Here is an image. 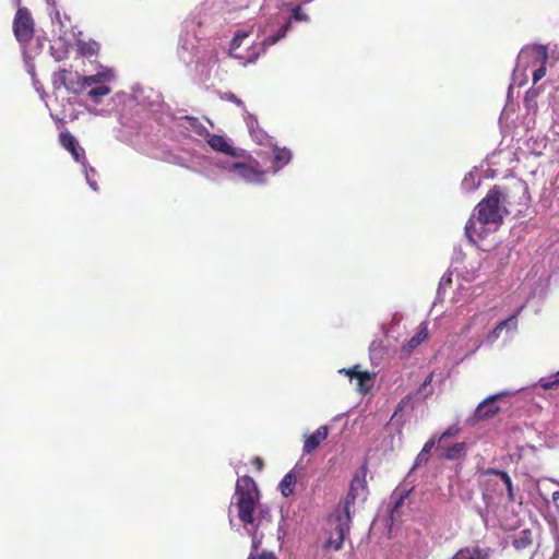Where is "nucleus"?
Returning a JSON list of instances; mask_svg holds the SVG:
<instances>
[{
    "label": "nucleus",
    "mask_w": 559,
    "mask_h": 559,
    "mask_svg": "<svg viewBox=\"0 0 559 559\" xmlns=\"http://www.w3.org/2000/svg\"><path fill=\"white\" fill-rule=\"evenodd\" d=\"M516 329V319L514 316L508 318L507 320L501 321L496 325V328L489 332L485 338V343L488 345H492L501 335L503 330L513 331Z\"/></svg>",
    "instance_id": "nucleus-18"
},
{
    "label": "nucleus",
    "mask_w": 559,
    "mask_h": 559,
    "mask_svg": "<svg viewBox=\"0 0 559 559\" xmlns=\"http://www.w3.org/2000/svg\"><path fill=\"white\" fill-rule=\"evenodd\" d=\"M74 83L72 73L61 70L55 75V85L61 84L67 90L79 93L83 97L86 109L94 115H105L108 110L98 109L97 106L103 104V99L111 93L109 84L114 81L115 74L111 69H103L93 75L80 76Z\"/></svg>",
    "instance_id": "nucleus-1"
},
{
    "label": "nucleus",
    "mask_w": 559,
    "mask_h": 559,
    "mask_svg": "<svg viewBox=\"0 0 559 559\" xmlns=\"http://www.w3.org/2000/svg\"><path fill=\"white\" fill-rule=\"evenodd\" d=\"M407 495H408V492L399 493V498L396 499L394 508H393V513L396 512V510L400 508V506H402V503Z\"/></svg>",
    "instance_id": "nucleus-37"
},
{
    "label": "nucleus",
    "mask_w": 559,
    "mask_h": 559,
    "mask_svg": "<svg viewBox=\"0 0 559 559\" xmlns=\"http://www.w3.org/2000/svg\"><path fill=\"white\" fill-rule=\"evenodd\" d=\"M531 60L539 63V67L533 71V82L537 83L547 74V50L544 46H533L524 48L518 56L516 67L513 78L516 80L519 73L524 72Z\"/></svg>",
    "instance_id": "nucleus-5"
},
{
    "label": "nucleus",
    "mask_w": 559,
    "mask_h": 559,
    "mask_svg": "<svg viewBox=\"0 0 559 559\" xmlns=\"http://www.w3.org/2000/svg\"><path fill=\"white\" fill-rule=\"evenodd\" d=\"M329 435L328 426H320L312 435H310L304 444V453L309 454L313 452L320 443L326 439Z\"/></svg>",
    "instance_id": "nucleus-19"
},
{
    "label": "nucleus",
    "mask_w": 559,
    "mask_h": 559,
    "mask_svg": "<svg viewBox=\"0 0 559 559\" xmlns=\"http://www.w3.org/2000/svg\"><path fill=\"white\" fill-rule=\"evenodd\" d=\"M60 143L67 151L71 153L76 163H80L82 166L83 162L86 163L83 147L80 146L76 139L70 132L60 133Z\"/></svg>",
    "instance_id": "nucleus-16"
},
{
    "label": "nucleus",
    "mask_w": 559,
    "mask_h": 559,
    "mask_svg": "<svg viewBox=\"0 0 559 559\" xmlns=\"http://www.w3.org/2000/svg\"><path fill=\"white\" fill-rule=\"evenodd\" d=\"M48 5L55 7L56 0H45Z\"/></svg>",
    "instance_id": "nucleus-42"
},
{
    "label": "nucleus",
    "mask_w": 559,
    "mask_h": 559,
    "mask_svg": "<svg viewBox=\"0 0 559 559\" xmlns=\"http://www.w3.org/2000/svg\"><path fill=\"white\" fill-rule=\"evenodd\" d=\"M484 342L480 340L479 336H476V337H472L469 341H468V349H467V355H472L474 354L483 344Z\"/></svg>",
    "instance_id": "nucleus-31"
},
{
    "label": "nucleus",
    "mask_w": 559,
    "mask_h": 559,
    "mask_svg": "<svg viewBox=\"0 0 559 559\" xmlns=\"http://www.w3.org/2000/svg\"><path fill=\"white\" fill-rule=\"evenodd\" d=\"M539 384L543 389L548 390L559 384V371L550 379L543 378L539 380Z\"/></svg>",
    "instance_id": "nucleus-30"
},
{
    "label": "nucleus",
    "mask_w": 559,
    "mask_h": 559,
    "mask_svg": "<svg viewBox=\"0 0 559 559\" xmlns=\"http://www.w3.org/2000/svg\"><path fill=\"white\" fill-rule=\"evenodd\" d=\"M533 544V534L530 530H522L513 538V546L518 550H523Z\"/></svg>",
    "instance_id": "nucleus-24"
},
{
    "label": "nucleus",
    "mask_w": 559,
    "mask_h": 559,
    "mask_svg": "<svg viewBox=\"0 0 559 559\" xmlns=\"http://www.w3.org/2000/svg\"><path fill=\"white\" fill-rule=\"evenodd\" d=\"M460 432V428L457 426L449 427L439 438V442L441 443L448 437H454Z\"/></svg>",
    "instance_id": "nucleus-33"
},
{
    "label": "nucleus",
    "mask_w": 559,
    "mask_h": 559,
    "mask_svg": "<svg viewBox=\"0 0 559 559\" xmlns=\"http://www.w3.org/2000/svg\"><path fill=\"white\" fill-rule=\"evenodd\" d=\"M504 201L503 192L493 188L487 197L478 203L475 214L465 226V234L469 241L476 243L490 230V226H497L502 221L506 209L501 205Z\"/></svg>",
    "instance_id": "nucleus-4"
},
{
    "label": "nucleus",
    "mask_w": 559,
    "mask_h": 559,
    "mask_svg": "<svg viewBox=\"0 0 559 559\" xmlns=\"http://www.w3.org/2000/svg\"><path fill=\"white\" fill-rule=\"evenodd\" d=\"M266 153H267V152H265V154H266ZM261 154H264V151H260V152H258V155H261Z\"/></svg>",
    "instance_id": "nucleus-45"
},
{
    "label": "nucleus",
    "mask_w": 559,
    "mask_h": 559,
    "mask_svg": "<svg viewBox=\"0 0 559 559\" xmlns=\"http://www.w3.org/2000/svg\"><path fill=\"white\" fill-rule=\"evenodd\" d=\"M82 171L84 173L86 181H87L88 186L91 187V189L94 191H97L98 187H97L96 180L94 179V177L96 175L95 169L92 167L88 168L87 164L83 162Z\"/></svg>",
    "instance_id": "nucleus-29"
},
{
    "label": "nucleus",
    "mask_w": 559,
    "mask_h": 559,
    "mask_svg": "<svg viewBox=\"0 0 559 559\" xmlns=\"http://www.w3.org/2000/svg\"><path fill=\"white\" fill-rule=\"evenodd\" d=\"M290 21L277 22L269 21L263 26H259L257 38L259 43H254L246 48L242 45L248 39L250 31H239L235 34L230 43V56L240 60L243 64L254 61L259 55L264 51L265 47L276 44L283 38L290 28Z\"/></svg>",
    "instance_id": "nucleus-3"
},
{
    "label": "nucleus",
    "mask_w": 559,
    "mask_h": 559,
    "mask_svg": "<svg viewBox=\"0 0 559 559\" xmlns=\"http://www.w3.org/2000/svg\"><path fill=\"white\" fill-rule=\"evenodd\" d=\"M431 392H427L424 394V397H427Z\"/></svg>",
    "instance_id": "nucleus-47"
},
{
    "label": "nucleus",
    "mask_w": 559,
    "mask_h": 559,
    "mask_svg": "<svg viewBox=\"0 0 559 559\" xmlns=\"http://www.w3.org/2000/svg\"><path fill=\"white\" fill-rule=\"evenodd\" d=\"M259 559H275V557L272 554L263 552Z\"/></svg>",
    "instance_id": "nucleus-41"
},
{
    "label": "nucleus",
    "mask_w": 559,
    "mask_h": 559,
    "mask_svg": "<svg viewBox=\"0 0 559 559\" xmlns=\"http://www.w3.org/2000/svg\"><path fill=\"white\" fill-rule=\"evenodd\" d=\"M484 499L486 501V508L479 512L484 524L489 527H493L498 524V520L496 519V508L489 501V495L487 492L484 493Z\"/></svg>",
    "instance_id": "nucleus-22"
},
{
    "label": "nucleus",
    "mask_w": 559,
    "mask_h": 559,
    "mask_svg": "<svg viewBox=\"0 0 559 559\" xmlns=\"http://www.w3.org/2000/svg\"><path fill=\"white\" fill-rule=\"evenodd\" d=\"M13 29L16 39L25 44L33 38L34 21L26 9H19L14 19Z\"/></svg>",
    "instance_id": "nucleus-8"
},
{
    "label": "nucleus",
    "mask_w": 559,
    "mask_h": 559,
    "mask_svg": "<svg viewBox=\"0 0 559 559\" xmlns=\"http://www.w3.org/2000/svg\"><path fill=\"white\" fill-rule=\"evenodd\" d=\"M55 15H56V19H59V17H60V13H59V11H58V10H56Z\"/></svg>",
    "instance_id": "nucleus-43"
},
{
    "label": "nucleus",
    "mask_w": 559,
    "mask_h": 559,
    "mask_svg": "<svg viewBox=\"0 0 559 559\" xmlns=\"http://www.w3.org/2000/svg\"><path fill=\"white\" fill-rule=\"evenodd\" d=\"M227 99L236 104L237 106H242V100L238 98L235 94H227Z\"/></svg>",
    "instance_id": "nucleus-38"
},
{
    "label": "nucleus",
    "mask_w": 559,
    "mask_h": 559,
    "mask_svg": "<svg viewBox=\"0 0 559 559\" xmlns=\"http://www.w3.org/2000/svg\"><path fill=\"white\" fill-rule=\"evenodd\" d=\"M269 150L273 157L272 166H270V169L273 174H276L290 162L292 153L286 147H278L275 143Z\"/></svg>",
    "instance_id": "nucleus-17"
},
{
    "label": "nucleus",
    "mask_w": 559,
    "mask_h": 559,
    "mask_svg": "<svg viewBox=\"0 0 559 559\" xmlns=\"http://www.w3.org/2000/svg\"><path fill=\"white\" fill-rule=\"evenodd\" d=\"M349 525L350 515L347 513L346 509H336L329 518L331 533L325 546L334 550H340L345 536L349 533Z\"/></svg>",
    "instance_id": "nucleus-6"
},
{
    "label": "nucleus",
    "mask_w": 559,
    "mask_h": 559,
    "mask_svg": "<svg viewBox=\"0 0 559 559\" xmlns=\"http://www.w3.org/2000/svg\"><path fill=\"white\" fill-rule=\"evenodd\" d=\"M243 119L252 140L257 144L266 148H270L274 144L273 139L264 130L259 128L255 117L245 111Z\"/></svg>",
    "instance_id": "nucleus-11"
},
{
    "label": "nucleus",
    "mask_w": 559,
    "mask_h": 559,
    "mask_svg": "<svg viewBox=\"0 0 559 559\" xmlns=\"http://www.w3.org/2000/svg\"><path fill=\"white\" fill-rule=\"evenodd\" d=\"M216 165L245 182L260 185L265 181V171L259 170L248 164L219 159Z\"/></svg>",
    "instance_id": "nucleus-7"
},
{
    "label": "nucleus",
    "mask_w": 559,
    "mask_h": 559,
    "mask_svg": "<svg viewBox=\"0 0 559 559\" xmlns=\"http://www.w3.org/2000/svg\"><path fill=\"white\" fill-rule=\"evenodd\" d=\"M435 444H436V440H435V438H431V439H429V440L425 443V445H424V448L421 449V451H423V452H425V453L430 454V452H431V450L433 449Z\"/></svg>",
    "instance_id": "nucleus-36"
},
{
    "label": "nucleus",
    "mask_w": 559,
    "mask_h": 559,
    "mask_svg": "<svg viewBox=\"0 0 559 559\" xmlns=\"http://www.w3.org/2000/svg\"><path fill=\"white\" fill-rule=\"evenodd\" d=\"M484 474L487 476L493 477V479H490V481H493L495 486L497 487V491L499 493H502L503 491H506L508 495L509 501H514L512 480L506 472L495 469V468H488L487 471L484 472Z\"/></svg>",
    "instance_id": "nucleus-12"
},
{
    "label": "nucleus",
    "mask_w": 559,
    "mask_h": 559,
    "mask_svg": "<svg viewBox=\"0 0 559 559\" xmlns=\"http://www.w3.org/2000/svg\"><path fill=\"white\" fill-rule=\"evenodd\" d=\"M480 185V178L473 171L468 173L462 180V187L466 191H473Z\"/></svg>",
    "instance_id": "nucleus-27"
},
{
    "label": "nucleus",
    "mask_w": 559,
    "mask_h": 559,
    "mask_svg": "<svg viewBox=\"0 0 559 559\" xmlns=\"http://www.w3.org/2000/svg\"><path fill=\"white\" fill-rule=\"evenodd\" d=\"M259 501L260 495L254 480L248 476L238 478L229 506V516L236 512L247 532L251 534L252 550H257L262 543V536H259L257 531L253 530L260 523L259 514L264 513ZM229 522L233 524L231 518H229Z\"/></svg>",
    "instance_id": "nucleus-2"
},
{
    "label": "nucleus",
    "mask_w": 559,
    "mask_h": 559,
    "mask_svg": "<svg viewBox=\"0 0 559 559\" xmlns=\"http://www.w3.org/2000/svg\"><path fill=\"white\" fill-rule=\"evenodd\" d=\"M359 366H355L350 369H341V373H345L349 377L350 381L356 380V389L359 393L366 394L368 393L373 383V376L367 371H358Z\"/></svg>",
    "instance_id": "nucleus-13"
},
{
    "label": "nucleus",
    "mask_w": 559,
    "mask_h": 559,
    "mask_svg": "<svg viewBox=\"0 0 559 559\" xmlns=\"http://www.w3.org/2000/svg\"><path fill=\"white\" fill-rule=\"evenodd\" d=\"M199 53H201V50L197 46V38L194 36L186 35L180 38L178 55L185 63L193 62L195 57L199 59Z\"/></svg>",
    "instance_id": "nucleus-15"
},
{
    "label": "nucleus",
    "mask_w": 559,
    "mask_h": 559,
    "mask_svg": "<svg viewBox=\"0 0 559 559\" xmlns=\"http://www.w3.org/2000/svg\"><path fill=\"white\" fill-rule=\"evenodd\" d=\"M210 147L218 153H222L229 157H240L243 155V151L240 148H236L231 145L230 141L221 134H212L206 132L203 136Z\"/></svg>",
    "instance_id": "nucleus-10"
},
{
    "label": "nucleus",
    "mask_w": 559,
    "mask_h": 559,
    "mask_svg": "<svg viewBox=\"0 0 559 559\" xmlns=\"http://www.w3.org/2000/svg\"><path fill=\"white\" fill-rule=\"evenodd\" d=\"M451 559H488V552L479 547L460 549Z\"/></svg>",
    "instance_id": "nucleus-23"
},
{
    "label": "nucleus",
    "mask_w": 559,
    "mask_h": 559,
    "mask_svg": "<svg viewBox=\"0 0 559 559\" xmlns=\"http://www.w3.org/2000/svg\"><path fill=\"white\" fill-rule=\"evenodd\" d=\"M210 59L214 61V56L210 53Z\"/></svg>",
    "instance_id": "nucleus-46"
},
{
    "label": "nucleus",
    "mask_w": 559,
    "mask_h": 559,
    "mask_svg": "<svg viewBox=\"0 0 559 559\" xmlns=\"http://www.w3.org/2000/svg\"><path fill=\"white\" fill-rule=\"evenodd\" d=\"M98 47L95 43H92V44H83L81 45L80 47V50L83 55H87V56H92L94 53H96Z\"/></svg>",
    "instance_id": "nucleus-32"
},
{
    "label": "nucleus",
    "mask_w": 559,
    "mask_h": 559,
    "mask_svg": "<svg viewBox=\"0 0 559 559\" xmlns=\"http://www.w3.org/2000/svg\"><path fill=\"white\" fill-rule=\"evenodd\" d=\"M185 127L191 128L197 134L204 136L206 134L207 129L201 124L197 118L193 117H185Z\"/></svg>",
    "instance_id": "nucleus-28"
},
{
    "label": "nucleus",
    "mask_w": 559,
    "mask_h": 559,
    "mask_svg": "<svg viewBox=\"0 0 559 559\" xmlns=\"http://www.w3.org/2000/svg\"><path fill=\"white\" fill-rule=\"evenodd\" d=\"M431 381H432V373H430V374L425 379L424 383L421 384V386H420V389H419V393H421V392L425 390V388L431 383Z\"/></svg>",
    "instance_id": "nucleus-39"
},
{
    "label": "nucleus",
    "mask_w": 559,
    "mask_h": 559,
    "mask_svg": "<svg viewBox=\"0 0 559 559\" xmlns=\"http://www.w3.org/2000/svg\"><path fill=\"white\" fill-rule=\"evenodd\" d=\"M429 460V454L420 451L415 460L413 468H416L423 464H426Z\"/></svg>",
    "instance_id": "nucleus-34"
},
{
    "label": "nucleus",
    "mask_w": 559,
    "mask_h": 559,
    "mask_svg": "<svg viewBox=\"0 0 559 559\" xmlns=\"http://www.w3.org/2000/svg\"><path fill=\"white\" fill-rule=\"evenodd\" d=\"M293 17L296 21H308V16L300 8H295L293 10Z\"/></svg>",
    "instance_id": "nucleus-35"
},
{
    "label": "nucleus",
    "mask_w": 559,
    "mask_h": 559,
    "mask_svg": "<svg viewBox=\"0 0 559 559\" xmlns=\"http://www.w3.org/2000/svg\"><path fill=\"white\" fill-rule=\"evenodd\" d=\"M511 392L503 391L495 395H490L487 399H485L475 409V418L478 420L486 419L488 417H491L496 415L499 411V408L496 406V402L500 400L503 396L510 395Z\"/></svg>",
    "instance_id": "nucleus-14"
},
{
    "label": "nucleus",
    "mask_w": 559,
    "mask_h": 559,
    "mask_svg": "<svg viewBox=\"0 0 559 559\" xmlns=\"http://www.w3.org/2000/svg\"><path fill=\"white\" fill-rule=\"evenodd\" d=\"M488 323V318L485 312H477L473 314L468 322L462 328L461 334L466 335L473 330H483Z\"/></svg>",
    "instance_id": "nucleus-20"
},
{
    "label": "nucleus",
    "mask_w": 559,
    "mask_h": 559,
    "mask_svg": "<svg viewBox=\"0 0 559 559\" xmlns=\"http://www.w3.org/2000/svg\"><path fill=\"white\" fill-rule=\"evenodd\" d=\"M552 502L557 508H559V491H555L552 493Z\"/></svg>",
    "instance_id": "nucleus-40"
},
{
    "label": "nucleus",
    "mask_w": 559,
    "mask_h": 559,
    "mask_svg": "<svg viewBox=\"0 0 559 559\" xmlns=\"http://www.w3.org/2000/svg\"><path fill=\"white\" fill-rule=\"evenodd\" d=\"M428 336V328L426 323H421L415 335L403 346V352L409 355Z\"/></svg>",
    "instance_id": "nucleus-21"
},
{
    "label": "nucleus",
    "mask_w": 559,
    "mask_h": 559,
    "mask_svg": "<svg viewBox=\"0 0 559 559\" xmlns=\"http://www.w3.org/2000/svg\"><path fill=\"white\" fill-rule=\"evenodd\" d=\"M248 559H254L253 554L251 552Z\"/></svg>",
    "instance_id": "nucleus-44"
},
{
    "label": "nucleus",
    "mask_w": 559,
    "mask_h": 559,
    "mask_svg": "<svg viewBox=\"0 0 559 559\" xmlns=\"http://www.w3.org/2000/svg\"><path fill=\"white\" fill-rule=\"evenodd\" d=\"M466 450H467V445L465 442H457V443H454V444L448 447L444 450V456L448 460H456V459H460L461 456H463L465 454Z\"/></svg>",
    "instance_id": "nucleus-25"
},
{
    "label": "nucleus",
    "mask_w": 559,
    "mask_h": 559,
    "mask_svg": "<svg viewBox=\"0 0 559 559\" xmlns=\"http://www.w3.org/2000/svg\"><path fill=\"white\" fill-rule=\"evenodd\" d=\"M367 485L365 479L356 476L349 487V491L344 501L336 509H346L347 513L350 514V506L356 501L364 502L367 498Z\"/></svg>",
    "instance_id": "nucleus-9"
},
{
    "label": "nucleus",
    "mask_w": 559,
    "mask_h": 559,
    "mask_svg": "<svg viewBox=\"0 0 559 559\" xmlns=\"http://www.w3.org/2000/svg\"><path fill=\"white\" fill-rule=\"evenodd\" d=\"M296 481V475L293 472H289L284 476L280 484V489L284 497H288L293 493Z\"/></svg>",
    "instance_id": "nucleus-26"
}]
</instances>
